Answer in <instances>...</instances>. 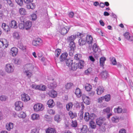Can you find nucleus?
Returning <instances> with one entry per match:
<instances>
[{
  "mask_svg": "<svg viewBox=\"0 0 133 133\" xmlns=\"http://www.w3.org/2000/svg\"><path fill=\"white\" fill-rule=\"evenodd\" d=\"M44 109V106L43 104L40 103L35 104L34 106V111L36 112L42 111Z\"/></svg>",
  "mask_w": 133,
  "mask_h": 133,
  "instance_id": "f257e3e1",
  "label": "nucleus"
},
{
  "mask_svg": "<svg viewBox=\"0 0 133 133\" xmlns=\"http://www.w3.org/2000/svg\"><path fill=\"white\" fill-rule=\"evenodd\" d=\"M8 45V42L4 38L0 39V47L4 49Z\"/></svg>",
  "mask_w": 133,
  "mask_h": 133,
  "instance_id": "f03ea898",
  "label": "nucleus"
},
{
  "mask_svg": "<svg viewBox=\"0 0 133 133\" xmlns=\"http://www.w3.org/2000/svg\"><path fill=\"white\" fill-rule=\"evenodd\" d=\"M70 27L67 26L61 28L59 29V32L62 35H64L69 31Z\"/></svg>",
  "mask_w": 133,
  "mask_h": 133,
  "instance_id": "7ed1b4c3",
  "label": "nucleus"
},
{
  "mask_svg": "<svg viewBox=\"0 0 133 133\" xmlns=\"http://www.w3.org/2000/svg\"><path fill=\"white\" fill-rule=\"evenodd\" d=\"M32 87L33 89L42 91L45 90L46 89V87L44 85L42 84H40L39 85L32 84Z\"/></svg>",
  "mask_w": 133,
  "mask_h": 133,
  "instance_id": "20e7f679",
  "label": "nucleus"
},
{
  "mask_svg": "<svg viewBox=\"0 0 133 133\" xmlns=\"http://www.w3.org/2000/svg\"><path fill=\"white\" fill-rule=\"evenodd\" d=\"M15 109L17 111L21 110L23 107V104L22 102L21 101H17L16 102L15 104Z\"/></svg>",
  "mask_w": 133,
  "mask_h": 133,
  "instance_id": "39448f33",
  "label": "nucleus"
},
{
  "mask_svg": "<svg viewBox=\"0 0 133 133\" xmlns=\"http://www.w3.org/2000/svg\"><path fill=\"white\" fill-rule=\"evenodd\" d=\"M106 119L104 117H100L97 118L96 121V122L97 125L101 126L103 124H105Z\"/></svg>",
  "mask_w": 133,
  "mask_h": 133,
  "instance_id": "423d86ee",
  "label": "nucleus"
},
{
  "mask_svg": "<svg viewBox=\"0 0 133 133\" xmlns=\"http://www.w3.org/2000/svg\"><path fill=\"white\" fill-rule=\"evenodd\" d=\"M42 43V40L40 38H38L36 39L33 40L32 41V44L33 45L37 46L41 45Z\"/></svg>",
  "mask_w": 133,
  "mask_h": 133,
  "instance_id": "0eeeda50",
  "label": "nucleus"
},
{
  "mask_svg": "<svg viewBox=\"0 0 133 133\" xmlns=\"http://www.w3.org/2000/svg\"><path fill=\"white\" fill-rule=\"evenodd\" d=\"M5 71L8 73H11L13 72L14 69L12 66L10 64H6L5 67Z\"/></svg>",
  "mask_w": 133,
  "mask_h": 133,
  "instance_id": "6e6552de",
  "label": "nucleus"
},
{
  "mask_svg": "<svg viewBox=\"0 0 133 133\" xmlns=\"http://www.w3.org/2000/svg\"><path fill=\"white\" fill-rule=\"evenodd\" d=\"M82 98L83 102L87 105H89L90 103V99L88 96L84 95H82Z\"/></svg>",
  "mask_w": 133,
  "mask_h": 133,
  "instance_id": "1a4fd4ad",
  "label": "nucleus"
},
{
  "mask_svg": "<svg viewBox=\"0 0 133 133\" xmlns=\"http://www.w3.org/2000/svg\"><path fill=\"white\" fill-rule=\"evenodd\" d=\"M21 99L25 102H27L30 99V97L27 94L24 93L21 95Z\"/></svg>",
  "mask_w": 133,
  "mask_h": 133,
  "instance_id": "9d476101",
  "label": "nucleus"
},
{
  "mask_svg": "<svg viewBox=\"0 0 133 133\" xmlns=\"http://www.w3.org/2000/svg\"><path fill=\"white\" fill-rule=\"evenodd\" d=\"M104 88L102 86H99L96 89L97 93L98 95H101L104 92Z\"/></svg>",
  "mask_w": 133,
  "mask_h": 133,
  "instance_id": "9b49d317",
  "label": "nucleus"
},
{
  "mask_svg": "<svg viewBox=\"0 0 133 133\" xmlns=\"http://www.w3.org/2000/svg\"><path fill=\"white\" fill-rule=\"evenodd\" d=\"M86 42L89 45H92L93 41L92 37L91 35H88L86 37Z\"/></svg>",
  "mask_w": 133,
  "mask_h": 133,
  "instance_id": "f8f14e48",
  "label": "nucleus"
},
{
  "mask_svg": "<svg viewBox=\"0 0 133 133\" xmlns=\"http://www.w3.org/2000/svg\"><path fill=\"white\" fill-rule=\"evenodd\" d=\"M48 94L50 96L53 98L56 97L57 95V92L54 90L49 91Z\"/></svg>",
  "mask_w": 133,
  "mask_h": 133,
  "instance_id": "ddd939ff",
  "label": "nucleus"
},
{
  "mask_svg": "<svg viewBox=\"0 0 133 133\" xmlns=\"http://www.w3.org/2000/svg\"><path fill=\"white\" fill-rule=\"evenodd\" d=\"M24 24L25 29L28 30L31 28L32 25V23L30 21H27Z\"/></svg>",
  "mask_w": 133,
  "mask_h": 133,
  "instance_id": "4468645a",
  "label": "nucleus"
},
{
  "mask_svg": "<svg viewBox=\"0 0 133 133\" xmlns=\"http://www.w3.org/2000/svg\"><path fill=\"white\" fill-rule=\"evenodd\" d=\"M18 49L15 47H13L11 50V52L13 56H15L17 54Z\"/></svg>",
  "mask_w": 133,
  "mask_h": 133,
  "instance_id": "2eb2a0df",
  "label": "nucleus"
},
{
  "mask_svg": "<svg viewBox=\"0 0 133 133\" xmlns=\"http://www.w3.org/2000/svg\"><path fill=\"white\" fill-rule=\"evenodd\" d=\"M75 93L78 98H80L83 95L81 90L79 88H77L76 89Z\"/></svg>",
  "mask_w": 133,
  "mask_h": 133,
  "instance_id": "dca6fc26",
  "label": "nucleus"
},
{
  "mask_svg": "<svg viewBox=\"0 0 133 133\" xmlns=\"http://www.w3.org/2000/svg\"><path fill=\"white\" fill-rule=\"evenodd\" d=\"M10 26L12 28L16 29L17 27V22L15 20H12L9 24Z\"/></svg>",
  "mask_w": 133,
  "mask_h": 133,
  "instance_id": "f3484780",
  "label": "nucleus"
},
{
  "mask_svg": "<svg viewBox=\"0 0 133 133\" xmlns=\"http://www.w3.org/2000/svg\"><path fill=\"white\" fill-rule=\"evenodd\" d=\"M68 56V54L66 52L62 53L61 55L59 58V60L60 61H62L66 59Z\"/></svg>",
  "mask_w": 133,
  "mask_h": 133,
  "instance_id": "a211bd4d",
  "label": "nucleus"
},
{
  "mask_svg": "<svg viewBox=\"0 0 133 133\" xmlns=\"http://www.w3.org/2000/svg\"><path fill=\"white\" fill-rule=\"evenodd\" d=\"M78 68V64L76 63H72L71 64V69L73 71L76 70Z\"/></svg>",
  "mask_w": 133,
  "mask_h": 133,
  "instance_id": "6ab92c4d",
  "label": "nucleus"
},
{
  "mask_svg": "<svg viewBox=\"0 0 133 133\" xmlns=\"http://www.w3.org/2000/svg\"><path fill=\"white\" fill-rule=\"evenodd\" d=\"M46 133H56V131L54 128H49L45 130Z\"/></svg>",
  "mask_w": 133,
  "mask_h": 133,
  "instance_id": "aec40b11",
  "label": "nucleus"
},
{
  "mask_svg": "<svg viewBox=\"0 0 133 133\" xmlns=\"http://www.w3.org/2000/svg\"><path fill=\"white\" fill-rule=\"evenodd\" d=\"M14 127L13 124L12 123H7L6 125V129L8 131H10Z\"/></svg>",
  "mask_w": 133,
  "mask_h": 133,
  "instance_id": "412c9836",
  "label": "nucleus"
},
{
  "mask_svg": "<svg viewBox=\"0 0 133 133\" xmlns=\"http://www.w3.org/2000/svg\"><path fill=\"white\" fill-rule=\"evenodd\" d=\"M2 26L3 30L5 31L8 32L10 30V28L9 26L5 23H2Z\"/></svg>",
  "mask_w": 133,
  "mask_h": 133,
  "instance_id": "4be33fe9",
  "label": "nucleus"
},
{
  "mask_svg": "<svg viewBox=\"0 0 133 133\" xmlns=\"http://www.w3.org/2000/svg\"><path fill=\"white\" fill-rule=\"evenodd\" d=\"M19 12L21 15H25L26 14V11L25 9L21 8L19 9Z\"/></svg>",
  "mask_w": 133,
  "mask_h": 133,
  "instance_id": "5701e85b",
  "label": "nucleus"
},
{
  "mask_svg": "<svg viewBox=\"0 0 133 133\" xmlns=\"http://www.w3.org/2000/svg\"><path fill=\"white\" fill-rule=\"evenodd\" d=\"M84 119L86 122H88L90 119V114L88 112H85L84 116Z\"/></svg>",
  "mask_w": 133,
  "mask_h": 133,
  "instance_id": "b1692460",
  "label": "nucleus"
},
{
  "mask_svg": "<svg viewBox=\"0 0 133 133\" xmlns=\"http://www.w3.org/2000/svg\"><path fill=\"white\" fill-rule=\"evenodd\" d=\"M73 105V103L72 102H70L67 104L66 105V110L68 111H69L72 108Z\"/></svg>",
  "mask_w": 133,
  "mask_h": 133,
  "instance_id": "393cba45",
  "label": "nucleus"
},
{
  "mask_svg": "<svg viewBox=\"0 0 133 133\" xmlns=\"http://www.w3.org/2000/svg\"><path fill=\"white\" fill-rule=\"evenodd\" d=\"M108 72L107 71H103L100 74V75L102 77L103 79H106L108 76Z\"/></svg>",
  "mask_w": 133,
  "mask_h": 133,
  "instance_id": "a878e982",
  "label": "nucleus"
},
{
  "mask_svg": "<svg viewBox=\"0 0 133 133\" xmlns=\"http://www.w3.org/2000/svg\"><path fill=\"white\" fill-rule=\"evenodd\" d=\"M40 118L39 115L36 114H34L32 115L31 118L32 120H37Z\"/></svg>",
  "mask_w": 133,
  "mask_h": 133,
  "instance_id": "bb28decb",
  "label": "nucleus"
},
{
  "mask_svg": "<svg viewBox=\"0 0 133 133\" xmlns=\"http://www.w3.org/2000/svg\"><path fill=\"white\" fill-rule=\"evenodd\" d=\"M54 119L56 122L59 123L61 121V118L59 115L56 114L55 116Z\"/></svg>",
  "mask_w": 133,
  "mask_h": 133,
  "instance_id": "cd10ccee",
  "label": "nucleus"
},
{
  "mask_svg": "<svg viewBox=\"0 0 133 133\" xmlns=\"http://www.w3.org/2000/svg\"><path fill=\"white\" fill-rule=\"evenodd\" d=\"M25 67L29 70H32L34 68V66L31 64L29 63L25 65Z\"/></svg>",
  "mask_w": 133,
  "mask_h": 133,
  "instance_id": "c85d7f7f",
  "label": "nucleus"
},
{
  "mask_svg": "<svg viewBox=\"0 0 133 133\" xmlns=\"http://www.w3.org/2000/svg\"><path fill=\"white\" fill-rule=\"evenodd\" d=\"M105 60L106 59L104 57H102L100 58L99 62L101 66L103 67L104 66Z\"/></svg>",
  "mask_w": 133,
  "mask_h": 133,
  "instance_id": "c756f323",
  "label": "nucleus"
},
{
  "mask_svg": "<svg viewBox=\"0 0 133 133\" xmlns=\"http://www.w3.org/2000/svg\"><path fill=\"white\" fill-rule=\"evenodd\" d=\"M85 89L87 91H90L92 88V86L89 84H86L85 86Z\"/></svg>",
  "mask_w": 133,
  "mask_h": 133,
  "instance_id": "7c9ffc66",
  "label": "nucleus"
},
{
  "mask_svg": "<svg viewBox=\"0 0 133 133\" xmlns=\"http://www.w3.org/2000/svg\"><path fill=\"white\" fill-rule=\"evenodd\" d=\"M68 114L70 118L73 119L77 116V114L75 113H73L71 111H70L68 113Z\"/></svg>",
  "mask_w": 133,
  "mask_h": 133,
  "instance_id": "2f4dec72",
  "label": "nucleus"
},
{
  "mask_svg": "<svg viewBox=\"0 0 133 133\" xmlns=\"http://www.w3.org/2000/svg\"><path fill=\"white\" fill-rule=\"evenodd\" d=\"M84 64L83 61L82 60H79V63L78 64V68L80 69L84 67Z\"/></svg>",
  "mask_w": 133,
  "mask_h": 133,
  "instance_id": "473e14b6",
  "label": "nucleus"
},
{
  "mask_svg": "<svg viewBox=\"0 0 133 133\" xmlns=\"http://www.w3.org/2000/svg\"><path fill=\"white\" fill-rule=\"evenodd\" d=\"M106 124L105 123V124H103L101 126H99V131L102 132H104L105 131V127L106 126Z\"/></svg>",
  "mask_w": 133,
  "mask_h": 133,
  "instance_id": "72a5a7b5",
  "label": "nucleus"
},
{
  "mask_svg": "<svg viewBox=\"0 0 133 133\" xmlns=\"http://www.w3.org/2000/svg\"><path fill=\"white\" fill-rule=\"evenodd\" d=\"M54 101L52 99H50L47 102V104L49 107L52 108L54 106L53 105Z\"/></svg>",
  "mask_w": 133,
  "mask_h": 133,
  "instance_id": "f704fd0d",
  "label": "nucleus"
},
{
  "mask_svg": "<svg viewBox=\"0 0 133 133\" xmlns=\"http://www.w3.org/2000/svg\"><path fill=\"white\" fill-rule=\"evenodd\" d=\"M119 117L117 116H114L111 118V121L112 122L115 123L118 122L119 121Z\"/></svg>",
  "mask_w": 133,
  "mask_h": 133,
  "instance_id": "c9c22d12",
  "label": "nucleus"
},
{
  "mask_svg": "<svg viewBox=\"0 0 133 133\" xmlns=\"http://www.w3.org/2000/svg\"><path fill=\"white\" fill-rule=\"evenodd\" d=\"M35 5L33 3H29V5H27V8L28 9H33L35 8Z\"/></svg>",
  "mask_w": 133,
  "mask_h": 133,
  "instance_id": "e433bc0d",
  "label": "nucleus"
},
{
  "mask_svg": "<svg viewBox=\"0 0 133 133\" xmlns=\"http://www.w3.org/2000/svg\"><path fill=\"white\" fill-rule=\"evenodd\" d=\"M89 125L90 127L92 129H95L96 127V125L95 122L92 120L90 122Z\"/></svg>",
  "mask_w": 133,
  "mask_h": 133,
  "instance_id": "4c0bfd02",
  "label": "nucleus"
},
{
  "mask_svg": "<svg viewBox=\"0 0 133 133\" xmlns=\"http://www.w3.org/2000/svg\"><path fill=\"white\" fill-rule=\"evenodd\" d=\"M76 36L74 35H72L68 37L67 38V40L70 42H73L74 40L76 38Z\"/></svg>",
  "mask_w": 133,
  "mask_h": 133,
  "instance_id": "58836bf2",
  "label": "nucleus"
},
{
  "mask_svg": "<svg viewBox=\"0 0 133 133\" xmlns=\"http://www.w3.org/2000/svg\"><path fill=\"white\" fill-rule=\"evenodd\" d=\"M78 43L80 45H83L85 44L86 41H85L84 39L82 38L79 39Z\"/></svg>",
  "mask_w": 133,
  "mask_h": 133,
  "instance_id": "ea45409f",
  "label": "nucleus"
},
{
  "mask_svg": "<svg viewBox=\"0 0 133 133\" xmlns=\"http://www.w3.org/2000/svg\"><path fill=\"white\" fill-rule=\"evenodd\" d=\"M13 36L15 39H19L20 38V36L17 32H14L13 34Z\"/></svg>",
  "mask_w": 133,
  "mask_h": 133,
  "instance_id": "a19ab883",
  "label": "nucleus"
},
{
  "mask_svg": "<svg viewBox=\"0 0 133 133\" xmlns=\"http://www.w3.org/2000/svg\"><path fill=\"white\" fill-rule=\"evenodd\" d=\"M114 111L115 113H120L122 111V108L118 107L117 108H115L114 109Z\"/></svg>",
  "mask_w": 133,
  "mask_h": 133,
  "instance_id": "79ce46f5",
  "label": "nucleus"
},
{
  "mask_svg": "<svg viewBox=\"0 0 133 133\" xmlns=\"http://www.w3.org/2000/svg\"><path fill=\"white\" fill-rule=\"evenodd\" d=\"M92 49L93 51L95 53L96 52L98 51V48L96 43L94 44L93 46Z\"/></svg>",
  "mask_w": 133,
  "mask_h": 133,
  "instance_id": "37998d69",
  "label": "nucleus"
},
{
  "mask_svg": "<svg viewBox=\"0 0 133 133\" xmlns=\"http://www.w3.org/2000/svg\"><path fill=\"white\" fill-rule=\"evenodd\" d=\"M73 84L71 83H67L65 86V88L67 89H70L72 86Z\"/></svg>",
  "mask_w": 133,
  "mask_h": 133,
  "instance_id": "c03bdc74",
  "label": "nucleus"
},
{
  "mask_svg": "<svg viewBox=\"0 0 133 133\" xmlns=\"http://www.w3.org/2000/svg\"><path fill=\"white\" fill-rule=\"evenodd\" d=\"M26 114L23 112H21L18 114V117L20 118H24L26 116Z\"/></svg>",
  "mask_w": 133,
  "mask_h": 133,
  "instance_id": "a18cd8bd",
  "label": "nucleus"
},
{
  "mask_svg": "<svg viewBox=\"0 0 133 133\" xmlns=\"http://www.w3.org/2000/svg\"><path fill=\"white\" fill-rule=\"evenodd\" d=\"M18 47L24 51H25L26 48L25 46H24L22 43H20L18 45Z\"/></svg>",
  "mask_w": 133,
  "mask_h": 133,
  "instance_id": "49530a36",
  "label": "nucleus"
},
{
  "mask_svg": "<svg viewBox=\"0 0 133 133\" xmlns=\"http://www.w3.org/2000/svg\"><path fill=\"white\" fill-rule=\"evenodd\" d=\"M24 73L29 78H30L32 75V73L31 72H30L29 70L25 71L24 72Z\"/></svg>",
  "mask_w": 133,
  "mask_h": 133,
  "instance_id": "de8ad7c7",
  "label": "nucleus"
},
{
  "mask_svg": "<svg viewBox=\"0 0 133 133\" xmlns=\"http://www.w3.org/2000/svg\"><path fill=\"white\" fill-rule=\"evenodd\" d=\"M105 100L107 102L109 101L110 99L111 96L110 94H108L104 96Z\"/></svg>",
  "mask_w": 133,
  "mask_h": 133,
  "instance_id": "09e8293b",
  "label": "nucleus"
},
{
  "mask_svg": "<svg viewBox=\"0 0 133 133\" xmlns=\"http://www.w3.org/2000/svg\"><path fill=\"white\" fill-rule=\"evenodd\" d=\"M69 46L71 49L74 50L75 47V44L73 42H70Z\"/></svg>",
  "mask_w": 133,
  "mask_h": 133,
  "instance_id": "8fccbe9b",
  "label": "nucleus"
},
{
  "mask_svg": "<svg viewBox=\"0 0 133 133\" xmlns=\"http://www.w3.org/2000/svg\"><path fill=\"white\" fill-rule=\"evenodd\" d=\"M82 57V56L81 54H76L75 55L74 58L76 60H78L81 59Z\"/></svg>",
  "mask_w": 133,
  "mask_h": 133,
  "instance_id": "3c124183",
  "label": "nucleus"
},
{
  "mask_svg": "<svg viewBox=\"0 0 133 133\" xmlns=\"http://www.w3.org/2000/svg\"><path fill=\"white\" fill-rule=\"evenodd\" d=\"M88 128L87 126L84 125L83 126L82 128L81 129V131L83 133H86L87 132Z\"/></svg>",
  "mask_w": 133,
  "mask_h": 133,
  "instance_id": "603ef678",
  "label": "nucleus"
},
{
  "mask_svg": "<svg viewBox=\"0 0 133 133\" xmlns=\"http://www.w3.org/2000/svg\"><path fill=\"white\" fill-rule=\"evenodd\" d=\"M110 58V61L112 62V64L114 65H116L117 64V62L115 58L114 57H112Z\"/></svg>",
  "mask_w": 133,
  "mask_h": 133,
  "instance_id": "864d4df0",
  "label": "nucleus"
},
{
  "mask_svg": "<svg viewBox=\"0 0 133 133\" xmlns=\"http://www.w3.org/2000/svg\"><path fill=\"white\" fill-rule=\"evenodd\" d=\"M61 50L59 49H57L55 51V55L57 57H58L61 52Z\"/></svg>",
  "mask_w": 133,
  "mask_h": 133,
  "instance_id": "5fc2aeb1",
  "label": "nucleus"
},
{
  "mask_svg": "<svg viewBox=\"0 0 133 133\" xmlns=\"http://www.w3.org/2000/svg\"><path fill=\"white\" fill-rule=\"evenodd\" d=\"M92 71V68H90L85 71V73L86 74L88 75L91 73Z\"/></svg>",
  "mask_w": 133,
  "mask_h": 133,
  "instance_id": "6e6d98bb",
  "label": "nucleus"
},
{
  "mask_svg": "<svg viewBox=\"0 0 133 133\" xmlns=\"http://www.w3.org/2000/svg\"><path fill=\"white\" fill-rule=\"evenodd\" d=\"M90 119H94L97 117V116L94 113H91L90 114Z\"/></svg>",
  "mask_w": 133,
  "mask_h": 133,
  "instance_id": "4d7b16f0",
  "label": "nucleus"
},
{
  "mask_svg": "<svg viewBox=\"0 0 133 133\" xmlns=\"http://www.w3.org/2000/svg\"><path fill=\"white\" fill-rule=\"evenodd\" d=\"M48 112L51 115H54L55 114V111L52 109H49L48 110Z\"/></svg>",
  "mask_w": 133,
  "mask_h": 133,
  "instance_id": "13d9d810",
  "label": "nucleus"
},
{
  "mask_svg": "<svg viewBox=\"0 0 133 133\" xmlns=\"http://www.w3.org/2000/svg\"><path fill=\"white\" fill-rule=\"evenodd\" d=\"M16 2L20 6H22L23 5L22 0H16Z\"/></svg>",
  "mask_w": 133,
  "mask_h": 133,
  "instance_id": "bf43d9fd",
  "label": "nucleus"
},
{
  "mask_svg": "<svg viewBox=\"0 0 133 133\" xmlns=\"http://www.w3.org/2000/svg\"><path fill=\"white\" fill-rule=\"evenodd\" d=\"M19 28L21 29H23L25 28V24L23 23H19L18 25Z\"/></svg>",
  "mask_w": 133,
  "mask_h": 133,
  "instance_id": "052dcab7",
  "label": "nucleus"
},
{
  "mask_svg": "<svg viewBox=\"0 0 133 133\" xmlns=\"http://www.w3.org/2000/svg\"><path fill=\"white\" fill-rule=\"evenodd\" d=\"M39 130L36 128L32 129L30 133H39Z\"/></svg>",
  "mask_w": 133,
  "mask_h": 133,
  "instance_id": "680f3d73",
  "label": "nucleus"
},
{
  "mask_svg": "<svg viewBox=\"0 0 133 133\" xmlns=\"http://www.w3.org/2000/svg\"><path fill=\"white\" fill-rule=\"evenodd\" d=\"M6 98V96H4L1 95L0 96V100L2 101H5Z\"/></svg>",
  "mask_w": 133,
  "mask_h": 133,
  "instance_id": "e2e57ef3",
  "label": "nucleus"
},
{
  "mask_svg": "<svg viewBox=\"0 0 133 133\" xmlns=\"http://www.w3.org/2000/svg\"><path fill=\"white\" fill-rule=\"evenodd\" d=\"M72 127H76L77 126V123L76 121L75 120L72 121Z\"/></svg>",
  "mask_w": 133,
  "mask_h": 133,
  "instance_id": "0e129e2a",
  "label": "nucleus"
},
{
  "mask_svg": "<svg viewBox=\"0 0 133 133\" xmlns=\"http://www.w3.org/2000/svg\"><path fill=\"white\" fill-rule=\"evenodd\" d=\"M111 109L109 107H108L105 109H103L104 112L107 113H109L110 112Z\"/></svg>",
  "mask_w": 133,
  "mask_h": 133,
  "instance_id": "69168bd1",
  "label": "nucleus"
},
{
  "mask_svg": "<svg viewBox=\"0 0 133 133\" xmlns=\"http://www.w3.org/2000/svg\"><path fill=\"white\" fill-rule=\"evenodd\" d=\"M104 96H102L98 98V102L99 103H101L103 101L104 99Z\"/></svg>",
  "mask_w": 133,
  "mask_h": 133,
  "instance_id": "338daca9",
  "label": "nucleus"
},
{
  "mask_svg": "<svg viewBox=\"0 0 133 133\" xmlns=\"http://www.w3.org/2000/svg\"><path fill=\"white\" fill-rule=\"evenodd\" d=\"M95 94V92L94 91H92L88 93V95L90 96H94Z\"/></svg>",
  "mask_w": 133,
  "mask_h": 133,
  "instance_id": "774afa93",
  "label": "nucleus"
}]
</instances>
